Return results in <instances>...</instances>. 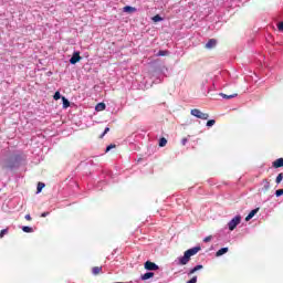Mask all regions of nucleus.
Listing matches in <instances>:
<instances>
[{"mask_svg":"<svg viewBox=\"0 0 283 283\" xmlns=\"http://www.w3.org/2000/svg\"><path fill=\"white\" fill-rule=\"evenodd\" d=\"M201 250L200 247H195L192 249L187 250L184 253V256L179 258V264L181 266H185L186 264H189V260H191L192 255H196Z\"/></svg>","mask_w":283,"mask_h":283,"instance_id":"f257e3e1","label":"nucleus"},{"mask_svg":"<svg viewBox=\"0 0 283 283\" xmlns=\"http://www.w3.org/2000/svg\"><path fill=\"white\" fill-rule=\"evenodd\" d=\"M191 116H195L196 118H200L201 120H208L209 119V114L208 113H202L198 108H193L190 111Z\"/></svg>","mask_w":283,"mask_h":283,"instance_id":"f03ea898","label":"nucleus"},{"mask_svg":"<svg viewBox=\"0 0 283 283\" xmlns=\"http://www.w3.org/2000/svg\"><path fill=\"white\" fill-rule=\"evenodd\" d=\"M240 222H242V217H240V216L234 217V218L228 223L229 230H230V231H233V230L238 227V224H240Z\"/></svg>","mask_w":283,"mask_h":283,"instance_id":"7ed1b4c3","label":"nucleus"},{"mask_svg":"<svg viewBox=\"0 0 283 283\" xmlns=\"http://www.w3.org/2000/svg\"><path fill=\"white\" fill-rule=\"evenodd\" d=\"M144 269H146V271H158L159 266L151 261H146L144 264Z\"/></svg>","mask_w":283,"mask_h":283,"instance_id":"20e7f679","label":"nucleus"},{"mask_svg":"<svg viewBox=\"0 0 283 283\" xmlns=\"http://www.w3.org/2000/svg\"><path fill=\"white\" fill-rule=\"evenodd\" d=\"M78 61H81V53L78 52L73 53L72 57L70 59L71 65H76Z\"/></svg>","mask_w":283,"mask_h":283,"instance_id":"39448f33","label":"nucleus"},{"mask_svg":"<svg viewBox=\"0 0 283 283\" xmlns=\"http://www.w3.org/2000/svg\"><path fill=\"white\" fill-rule=\"evenodd\" d=\"M216 45H218V40L216 39H210L208 41V43H206V49L207 50H213V48H216Z\"/></svg>","mask_w":283,"mask_h":283,"instance_id":"423d86ee","label":"nucleus"},{"mask_svg":"<svg viewBox=\"0 0 283 283\" xmlns=\"http://www.w3.org/2000/svg\"><path fill=\"white\" fill-rule=\"evenodd\" d=\"M272 167H274V169H280L281 167H283V158L274 160L272 163Z\"/></svg>","mask_w":283,"mask_h":283,"instance_id":"0eeeda50","label":"nucleus"},{"mask_svg":"<svg viewBox=\"0 0 283 283\" xmlns=\"http://www.w3.org/2000/svg\"><path fill=\"white\" fill-rule=\"evenodd\" d=\"M262 185H263V192L266 193V191H269V189H271V182H269L268 179H263L262 180Z\"/></svg>","mask_w":283,"mask_h":283,"instance_id":"6e6552de","label":"nucleus"},{"mask_svg":"<svg viewBox=\"0 0 283 283\" xmlns=\"http://www.w3.org/2000/svg\"><path fill=\"white\" fill-rule=\"evenodd\" d=\"M258 211H260V208H256L254 210H252L247 217H245V222H249V220L253 219L255 213H258Z\"/></svg>","mask_w":283,"mask_h":283,"instance_id":"1a4fd4ad","label":"nucleus"},{"mask_svg":"<svg viewBox=\"0 0 283 283\" xmlns=\"http://www.w3.org/2000/svg\"><path fill=\"white\" fill-rule=\"evenodd\" d=\"M92 273L93 275H101V273H103V266H94Z\"/></svg>","mask_w":283,"mask_h":283,"instance_id":"9d476101","label":"nucleus"},{"mask_svg":"<svg viewBox=\"0 0 283 283\" xmlns=\"http://www.w3.org/2000/svg\"><path fill=\"white\" fill-rule=\"evenodd\" d=\"M224 253H229V248H221L219 251H217L216 256L220 258L221 255H224Z\"/></svg>","mask_w":283,"mask_h":283,"instance_id":"9b49d317","label":"nucleus"},{"mask_svg":"<svg viewBox=\"0 0 283 283\" xmlns=\"http://www.w3.org/2000/svg\"><path fill=\"white\" fill-rule=\"evenodd\" d=\"M220 96L222 98L230 99V98H235V96H238V93H234V94H231V95H228V94H224V93H220Z\"/></svg>","mask_w":283,"mask_h":283,"instance_id":"f8f14e48","label":"nucleus"},{"mask_svg":"<svg viewBox=\"0 0 283 283\" xmlns=\"http://www.w3.org/2000/svg\"><path fill=\"white\" fill-rule=\"evenodd\" d=\"M151 277H154V272H147L142 275V280H151Z\"/></svg>","mask_w":283,"mask_h":283,"instance_id":"ddd939ff","label":"nucleus"},{"mask_svg":"<svg viewBox=\"0 0 283 283\" xmlns=\"http://www.w3.org/2000/svg\"><path fill=\"white\" fill-rule=\"evenodd\" d=\"M95 109H96V112H104V109H105V103H98V104L95 106Z\"/></svg>","mask_w":283,"mask_h":283,"instance_id":"4468645a","label":"nucleus"},{"mask_svg":"<svg viewBox=\"0 0 283 283\" xmlns=\"http://www.w3.org/2000/svg\"><path fill=\"white\" fill-rule=\"evenodd\" d=\"M202 269H203L202 265H196L193 269L190 270L189 275H193V273H196L197 271H200Z\"/></svg>","mask_w":283,"mask_h":283,"instance_id":"2eb2a0df","label":"nucleus"},{"mask_svg":"<svg viewBox=\"0 0 283 283\" xmlns=\"http://www.w3.org/2000/svg\"><path fill=\"white\" fill-rule=\"evenodd\" d=\"M62 103H63L64 109H67V107H70V101L65 98V96L62 97Z\"/></svg>","mask_w":283,"mask_h":283,"instance_id":"dca6fc26","label":"nucleus"},{"mask_svg":"<svg viewBox=\"0 0 283 283\" xmlns=\"http://www.w3.org/2000/svg\"><path fill=\"white\" fill-rule=\"evenodd\" d=\"M44 187H45V184L38 182L36 193H41V191H43Z\"/></svg>","mask_w":283,"mask_h":283,"instance_id":"f3484780","label":"nucleus"},{"mask_svg":"<svg viewBox=\"0 0 283 283\" xmlns=\"http://www.w3.org/2000/svg\"><path fill=\"white\" fill-rule=\"evenodd\" d=\"M124 12H129V13L136 12V8L126 6L124 7Z\"/></svg>","mask_w":283,"mask_h":283,"instance_id":"a211bd4d","label":"nucleus"},{"mask_svg":"<svg viewBox=\"0 0 283 283\" xmlns=\"http://www.w3.org/2000/svg\"><path fill=\"white\" fill-rule=\"evenodd\" d=\"M167 146V138L165 137H161L159 139V147H166Z\"/></svg>","mask_w":283,"mask_h":283,"instance_id":"6ab92c4d","label":"nucleus"},{"mask_svg":"<svg viewBox=\"0 0 283 283\" xmlns=\"http://www.w3.org/2000/svg\"><path fill=\"white\" fill-rule=\"evenodd\" d=\"M22 231L24 233H32L34 230L32 228L28 227V226H24V227H22Z\"/></svg>","mask_w":283,"mask_h":283,"instance_id":"aec40b11","label":"nucleus"},{"mask_svg":"<svg viewBox=\"0 0 283 283\" xmlns=\"http://www.w3.org/2000/svg\"><path fill=\"white\" fill-rule=\"evenodd\" d=\"M282 180H283V172H280L275 179L276 185H280V182H282Z\"/></svg>","mask_w":283,"mask_h":283,"instance_id":"412c9836","label":"nucleus"},{"mask_svg":"<svg viewBox=\"0 0 283 283\" xmlns=\"http://www.w3.org/2000/svg\"><path fill=\"white\" fill-rule=\"evenodd\" d=\"M153 21H154L155 23H158V21H163V17H160L159 14H157V15L153 17Z\"/></svg>","mask_w":283,"mask_h":283,"instance_id":"4be33fe9","label":"nucleus"},{"mask_svg":"<svg viewBox=\"0 0 283 283\" xmlns=\"http://www.w3.org/2000/svg\"><path fill=\"white\" fill-rule=\"evenodd\" d=\"M112 149H116V144H111L106 147V154L107 151H112Z\"/></svg>","mask_w":283,"mask_h":283,"instance_id":"5701e85b","label":"nucleus"},{"mask_svg":"<svg viewBox=\"0 0 283 283\" xmlns=\"http://www.w3.org/2000/svg\"><path fill=\"white\" fill-rule=\"evenodd\" d=\"M213 125H216V119H209L207 122V127H213Z\"/></svg>","mask_w":283,"mask_h":283,"instance_id":"b1692460","label":"nucleus"},{"mask_svg":"<svg viewBox=\"0 0 283 283\" xmlns=\"http://www.w3.org/2000/svg\"><path fill=\"white\" fill-rule=\"evenodd\" d=\"M168 54H169L168 51H159V52L157 53V56H167Z\"/></svg>","mask_w":283,"mask_h":283,"instance_id":"393cba45","label":"nucleus"},{"mask_svg":"<svg viewBox=\"0 0 283 283\" xmlns=\"http://www.w3.org/2000/svg\"><path fill=\"white\" fill-rule=\"evenodd\" d=\"M54 101H59L61 98V92H55L54 96H53Z\"/></svg>","mask_w":283,"mask_h":283,"instance_id":"a878e982","label":"nucleus"},{"mask_svg":"<svg viewBox=\"0 0 283 283\" xmlns=\"http://www.w3.org/2000/svg\"><path fill=\"white\" fill-rule=\"evenodd\" d=\"M276 198H280V196H283V189H279L275 191Z\"/></svg>","mask_w":283,"mask_h":283,"instance_id":"bb28decb","label":"nucleus"},{"mask_svg":"<svg viewBox=\"0 0 283 283\" xmlns=\"http://www.w3.org/2000/svg\"><path fill=\"white\" fill-rule=\"evenodd\" d=\"M109 132V127H106L104 133L99 136V138H104L105 135Z\"/></svg>","mask_w":283,"mask_h":283,"instance_id":"cd10ccee","label":"nucleus"},{"mask_svg":"<svg viewBox=\"0 0 283 283\" xmlns=\"http://www.w3.org/2000/svg\"><path fill=\"white\" fill-rule=\"evenodd\" d=\"M6 233H8V229H3L0 231V238H3V235H6Z\"/></svg>","mask_w":283,"mask_h":283,"instance_id":"c85d7f7f","label":"nucleus"},{"mask_svg":"<svg viewBox=\"0 0 283 283\" xmlns=\"http://www.w3.org/2000/svg\"><path fill=\"white\" fill-rule=\"evenodd\" d=\"M8 167H9V169L14 168V164H12V159H10V160H9V163H8Z\"/></svg>","mask_w":283,"mask_h":283,"instance_id":"c756f323","label":"nucleus"},{"mask_svg":"<svg viewBox=\"0 0 283 283\" xmlns=\"http://www.w3.org/2000/svg\"><path fill=\"white\" fill-rule=\"evenodd\" d=\"M277 29L280 30V32H283V22L279 23Z\"/></svg>","mask_w":283,"mask_h":283,"instance_id":"7c9ffc66","label":"nucleus"},{"mask_svg":"<svg viewBox=\"0 0 283 283\" xmlns=\"http://www.w3.org/2000/svg\"><path fill=\"white\" fill-rule=\"evenodd\" d=\"M187 143H188L187 137H185V138H182V139H181V145H184V146H185V145H187Z\"/></svg>","mask_w":283,"mask_h":283,"instance_id":"2f4dec72","label":"nucleus"},{"mask_svg":"<svg viewBox=\"0 0 283 283\" xmlns=\"http://www.w3.org/2000/svg\"><path fill=\"white\" fill-rule=\"evenodd\" d=\"M203 242H211V235L206 237V238L203 239Z\"/></svg>","mask_w":283,"mask_h":283,"instance_id":"473e14b6","label":"nucleus"},{"mask_svg":"<svg viewBox=\"0 0 283 283\" xmlns=\"http://www.w3.org/2000/svg\"><path fill=\"white\" fill-rule=\"evenodd\" d=\"M48 216H50V212H43V213L41 214V218H48Z\"/></svg>","mask_w":283,"mask_h":283,"instance_id":"72a5a7b5","label":"nucleus"},{"mask_svg":"<svg viewBox=\"0 0 283 283\" xmlns=\"http://www.w3.org/2000/svg\"><path fill=\"white\" fill-rule=\"evenodd\" d=\"M25 220H28L29 222H31V220H32V217L30 216V214H25Z\"/></svg>","mask_w":283,"mask_h":283,"instance_id":"f704fd0d","label":"nucleus"}]
</instances>
